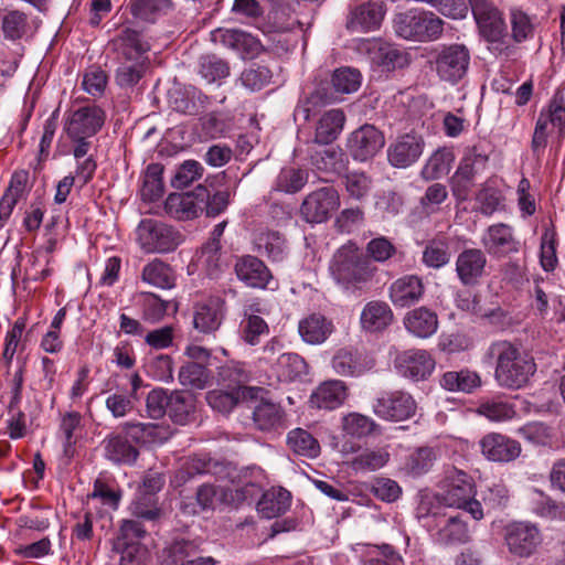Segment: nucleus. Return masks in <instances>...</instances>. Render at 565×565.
<instances>
[{
    "label": "nucleus",
    "instance_id": "nucleus-63",
    "mask_svg": "<svg viewBox=\"0 0 565 565\" xmlns=\"http://www.w3.org/2000/svg\"><path fill=\"white\" fill-rule=\"evenodd\" d=\"M512 38L521 43L533 36L534 24L527 13L522 10L513 9L510 13Z\"/></svg>",
    "mask_w": 565,
    "mask_h": 565
},
{
    "label": "nucleus",
    "instance_id": "nucleus-25",
    "mask_svg": "<svg viewBox=\"0 0 565 565\" xmlns=\"http://www.w3.org/2000/svg\"><path fill=\"white\" fill-rule=\"evenodd\" d=\"M348 397V387L343 381L329 380L321 383L310 395V406L332 411L340 407Z\"/></svg>",
    "mask_w": 565,
    "mask_h": 565
},
{
    "label": "nucleus",
    "instance_id": "nucleus-18",
    "mask_svg": "<svg viewBox=\"0 0 565 565\" xmlns=\"http://www.w3.org/2000/svg\"><path fill=\"white\" fill-rule=\"evenodd\" d=\"M481 454L490 461L509 462L521 454V445L505 435L489 433L479 441Z\"/></svg>",
    "mask_w": 565,
    "mask_h": 565
},
{
    "label": "nucleus",
    "instance_id": "nucleus-44",
    "mask_svg": "<svg viewBox=\"0 0 565 565\" xmlns=\"http://www.w3.org/2000/svg\"><path fill=\"white\" fill-rule=\"evenodd\" d=\"M143 282L161 289H170L174 286L175 277L171 267L161 259H153L148 263L142 271Z\"/></svg>",
    "mask_w": 565,
    "mask_h": 565
},
{
    "label": "nucleus",
    "instance_id": "nucleus-31",
    "mask_svg": "<svg viewBox=\"0 0 565 565\" xmlns=\"http://www.w3.org/2000/svg\"><path fill=\"white\" fill-rule=\"evenodd\" d=\"M393 321V311L384 301L373 300L367 302L360 316L363 330L380 332L386 329Z\"/></svg>",
    "mask_w": 565,
    "mask_h": 565
},
{
    "label": "nucleus",
    "instance_id": "nucleus-54",
    "mask_svg": "<svg viewBox=\"0 0 565 565\" xmlns=\"http://www.w3.org/2000/svg\"><path fill=\"white\" fill-rule=\"evenodd\" d=\"M452 156L445 150L435 151L420 171V175L426 181L436 180L447 174L450 170Z\"/></svg>",
    "mask_w": 565,
    "mask_h": 565
},
{
    "label": "nucleus",
    "instance_id": "nucleus-5",
    "mask_svg": "<svg viewBox=\"0 0 565 565\" xmlns=\"http://www.w3.org/2000/svg\"><path fill=\"white\" fill-rule=\"evenodd\" d=\"M444 21L430 11L409 10L395 15L394 29L398 36L413 41H434L444 30Z\"/></svg>",
    "mask_w": 565,
    "mask_h": 565
},
{
    "label": "nucleus",
    "instance_id": "nucleus-41",
    "mask_svg": "<svg viewBox=\"0 0 565 565\" xmlns=\"http://www.w3.org/2000/svg\"><path fill=\"white\" fill-rule=\"evenodd\" d=\"M333 371L341 376H359L367 370L358 351L350 349L339 350L332 358Z\"/></svg>",
    "mask_w": 565,
    "mask_h": 565
},
{
    "label": "nucleus",
    "instance_id": "nucleus-15",
    "mask_svg": "<svg viewBox=\"0 0 565 565\" xmlns=\"http://www.w3.org/2000/svg\"><path fill=\"white\" fill-rule=\"evenodd\" d=\"M205 198L204 185H198L190 192L171 193L164 202V211L177 220H193L202 214L201 205Z\"/></svg>",
    "mask_w": 565,
    "mask_h": 565
},
{
    "label": "nucleus",
    "instance_id": "nucleus-22",
    "mask_svg": "<svg viewBox=\"0 0 565 565\" xmlns=\"http://www.w3.org/2000/svg\"><path fill=\"white\" fill-rule=\"evenodd\" d=\"M383 6L369 1L350 10L347 20V29L352 32H369L380 28L384 18Z\"/></svg>",
    "mask_w": 565,
    "mask_h": 565
},
{
    "label": "nucleus",
    "instance_id": "nucleus-23",
    "mask_svg": "<svg viewBox=\"0 0 565 565\" xmlns=\"http://www.w3.org/2000/svg\"><path fill=\"white\" fill-rule=\"evenodd\" d=\"M425 286L420 277L405 275L393 281L388 296L394 306L405 308L417 303L424 296Z\"/></svg>",
    "mask_w": 565,
    "mask_h": 565
},
{
    "label": "nucleus",
    "instance_id": "nucleus-9",
    "mask_svg": "<svg viewBox=\"0 0 565 565\" xmlns=\"http://www.w3.org/2000/svg\"><path fill=\"white\" fill-rule=\"evenodd\" d=\"M416 407L413 396L404 391L385 392L372 405L377 417L392 422L411 418L415 415Z\"/></svg>",
    "mask_w": 565,
    "mask_h": 565
},
{
    "label": "nucleus",
    "instance_id": "nucleus-13",
    "mask_svg": "<svg viewBox=\"0 0 565 565\" xmlns=\"http://www.w3.org/2000/svg\"><path fill=\"white\" fill-rule=\"evenodd\" d=\"M105 122V111L96 106H84L72 111L65 120L63 130L68 138L93 137Z\"/></svg>",
    "mask_w": 565,
    "mask_h": 565
},
{
    "label": "nucleus",
    "instance_id": "nucleus-19",
    "mask_svg": "<svg viewBox=\"0 0 565 565\" xmlns=\"http://www.w3.org/2000/svg\"><path fill=\"white\" fill-rule=\"evenodd\" d=\"M557 127L562 132L565 128V107L551 104L546 111H542L536 120L531 148L533 153L539 157L547 146L548 127Z\"/></svg>",
    "mask_w": 565,
    "mask_h": 565
},
{
    "label": "nucleus",
    "instance_id": "nucleus-49",
    "mask_svg": "<svg viewBox=\"0 0 565 565\" xmlns=\"http://www.w3.org/2000/svg\"><path fill=\"white\" fill-rule=\"evenodd\" d=\"M373 60L385 72L404 68L409 63L408 54L392 44L380 45Z\"/></svg>",
    "mask_w": 565,
    "mask_h": 565
},
{
    "label": "nucleus",
    "instance_id": "nucleus-7",
    "mask_svg": "<svg viewBox=\"0 0 565 565\" xmlns=\"http://www.w3.org/2000/svg\"><path fill=\"white\" fill-rule=\"evenodd\" d=\"M470 52L463 44L443 46L435 55L434 70L440 81L457 84L468 73Z\"/></svg>",
    "mask_w": 565,
    "mask_h": 565
},
{
    "label": "nucleus",
    "instance_id": "nucleus-53",
    "mask_svg": "<svg viewBox=\"0 0 565 565\" xmlns=\"http://www.w3.org/2000/svg\"><path fill=\"white\" fill-rule=\"evenodd\" d=\"M449 244L445 239H433L423 252V263L434 269H439L450 262Z\"/></svg>",
    "mask_w": 565,
    "mask_h": 565
},
{
    "label": "nucleus",
    "instance_id": "nucleus-24",
    "mask_svg": "<svg viewBox=\"0 0 565 565\" xmlns=\"http://www.w3.org/2000/svg\"><path fill=\"white\" fill-rule=\"evenodd\" d=\"M423 148L420 137L405 135L388 147L387 159L393 167L407 168L419 159Z\"/></svg>",
    "mask_w": 565,
    "mask_h": 565
},
{
    "label": "nucleus",
    "instance_id": "nucleus-37",
    "mask_svg": "<svg viewBox=\"0 0 565 565\" xmlns=\"http://www.w3.org/2000/svg\"><path fill=\"white\" fill-rule=\"evenodd\" d=\"M286 444L294 454L310 459L317 458L321 451L320 444L312 434L300 427L288 431Z\"/></svg>",
    "mask_w": 565,
    "mask_h": 565
},
{
    "label": "nucleus",
    "instance_id": "nucleus-48",
    "mask_svg": "<svg viewBox=\"0 0 565 565\" xmlns=\"http://www.w3.org/2000/svg\"><path fill=\"white\" fill-rule=\"evenodd\" d=\"M172 8V0H134L131 13L137 19L154 22L159 17L170 12Z\"/></svg>",
    "mask_w": 565,
    "mask_h": 565
},
{
    "label": "nucleus",
    "instance_id": "nucleus-35",
    "mask_svg": "<svg viewBox=\"0 0 565 565\" xmlns=\"http://www.w3.org/2000/svg\"><path fill=\"white\" fill-rule=\"evenodd\" d=\"M279 381L292 382L308 374V364L297 353H281L274 363Z\"/></svg>",
    "mask_w": 565,
    "mask_h": 565
},
{
    "label": "nucleus",
    "instance_id": "nucleus-64",
    "mask_svg": "<svg viewBox=\"0 0 565 565\" xmlns=\"http://www.w3.org/2000/svg\"><path fill=\"white\" fill-rule=\"evenodd\" d=\"M200 74L209 83L225 78L230 74L228 64L215 55H205L200 61Z\"/></svg>",
    "mask_w": 565,
    "mask_h": 565
},
{
    "label": "nucleus",
    "instance_id": "nucleus-62",
    "mask_svg": "<svg viewBox=\"0 0 565 565\" xmlns=\"http://www.w3.org/2000/svg\"><path fill=\"white\" fill-rule=\"evenodd\" d=\"M130 511L134 516L147 521H156L162 515V510L158 507L157 499L143 493H140L130 504Z\"/></svg>",
    "mask_w": 565,
    "mask_h": 565
},
{
    "label": "nucleus",
    "instance_id": "nucleus-12",
    "mask_svg": "<svg viewBox=\"0 0 565 565\" xmlns=\"http://www.w3.org/2000/svg\"><path fill=\"white\" fill-rule=\"evenodd\" d=\"M469 3L480 34L488 42H501L507 36V26L497 7L488 0H469Z\"/></svg>",
    "mask_w": 565,
    "mask_h": 565
},
{
    "label": "nucleus",
    "instance_id": "nucleus-4",
    "mask_svg": "<svg viewBox=\"0 0 565 565\" xmlns=\"http://www.w3.org/2000/svg\"><path fill=\"white\" fill-rule=\"evenodd\" d=\"M476 493L472 478L462 470L450 468L440 482L436 499L446 507L465 510L479 521L484 514L481 503L475 498Z\"/></svg>",
    "mask_w": 565,
    "mask_h": 565
},
{
    "label": "nucleus",
    "instance_id": "nucleus-17",
    "mask_svg": "<svg viewBox=\"0 0 565 565\" xmlns=\"http://www.w3.org/2000/svg\"><path fill=\"white\" fill-rule=\"evenodd\" d=\"M481 244L486 252L494 257H504L511 253H516L520 247L513 228L503 223L489 226L481 237Z\"/></svg>",
    "mask_w": 565,
    "mask_h": 565
},
{
    "label": "nucleus",
    "instance_id": "nucleus-58",
    "mask_svg": "<svg viewBox=\"0 0 565 565\" xmlns=\"http://www.w3.org/2000/svg\"><path fill=\"white\" fill-rule=\"evenodd\" d=\"M242 397L244 396L238 394V391L212 390L206 393L205 399L213 409L227 414L235 408Z\"/></svg>",
    "mask_w": 565,
    "mask_h": 565
},
{
    "label": "nucleus",
    "instance_id": "nucleus-59",
    "mask_svg": "<svg viewBox=\"0 0 565 565\" xmlns=\"http://www.w3.org/2000/svg\"><path fill=\"white\" fill-rule=\"evenodd\" d=\"M204 168L195 160H186L175 171L171 179V185L175 189H183L202 178Z\"/></svg>",
    "mask_w": 565,
    "mask_h": 565
},
{
    "label": "nucleus",
    "instance_id": "nucleus-56",
    "mask_svg": "<svg viewBox=\"0 0 565 565\" xmlns=\"http://www.w3.org/2000/svg\"><path fill=\"white\" fill-rule=\"evenodd\" d=\"M341 149H324L311 156L312 166L322 172L339 173L344 169Z\"/></svg>",
    "mask_w": 565,
    "mask_h": 565
},
{
    "label": "nucleus",
    "instance_id": "nucleus-26",
    "mask_svg": "<svg viewBox=\"0 0 565 565\" xmlns=\"http://www.w3.org/2000/svg\"><path fill=\"white\" fill-rule=\"evenodd\" d=\"M224 300L215 297L194 308L193 326L202 333H212L222 324L224 318Z\"/></svg>",
    "mask_w": 565,
    "mask_h": 565
},
{
    "label": "nucleus",
    "instance_id": "nucleus-20",
    "mask_svg": "<svg viewBox=\"0 0 565 565\" xmlns=\"http://www.w3.org/2000/svg\"><path fill=\"white\" fill-rule=\"evenodd\" d=\"M487 265L486 254L478 248L463 249L456 259V273L463 286H475L482 278Z\"/></svg>",
    "mask_w": 565,
    "mask_h": 565
},
{
    "label": "nucleus",
    "instance_id": "nucleus-47",
    "mask_svg": "<svg viewBox=\"0 0 565 565\" xmlns=\"http://www.w3.org/2000/svg\"><path fill=\"white\" fill-rule=\"evenodd\" d=\"M179 382L182 386L204 390L211 381V373L205 364L186 362L179 370Z\"/></svg>",
    "mask_w": 565,
    "mask_h": 565
},
{
    "label": "nucleus",
    "instance_id": "nucleus-14",
    "mask_svg": "<svg viewBox=\"0 0 565 565\" xmlns=\"http://www.w3.org/2000/svg\"><path fill=\"white\" fill-rule=\"evenodd\" d=\"M384 143V136L377 128L363 125L350 134L347 149L354 160L363 162L373 158Z\"/></svg>",
    "mask_w": 565,
    "mask_h": 565
},
{
    "label": "nucleus",
    "instance_id": "nucleus-21",
    "mask_svg": "<svg viewBox=\"0 0 565 565\" xmlns=\"http://www.w3.org/2000/svg\"><path fill=\"white\" fill-rule=\"evenodd\" d=\"M234 271L238 280L250 288L265 289L273 278L267 266L259 258L252 255L237 258Z\"/></svg>",
    "mask_w": 565,
    "mask_h": 565
},
{
    "label": "nucleus",
    "instance_id": "nucleus-3",
    "mask_svg": "<svg viewBox=\"0 0 565 565\" xmlns=\"http://www.w3.org/2000/svg\"><path fill=\"white\" fill-rule=\"evenodd\" d=\"M329 270L337 284L355 291L372 280L376 267L355 243L349 242L335 250Z\"/></svg>",
    "mask_w": 565,
    "mask_h": 565
},
{
    "label": "nucleus",
    "instance_id": "nucleus-57",
    "mask_svg": "<svg viewBox=\"0 0 565 565\" xmlns=\"http://www.w3.org/2000/svg\"><path fill=\"white\" fill-rule=\"evenodd\" d=\"M258 248L273 262H281L287 256L285 238L277 232L262 233L257 239Z\"/></svg>",
    "mask_w": 565,
    "mask_h": 565
},
{
    "label": "nucleus",
    "instance_id": "nucleus-52",
    "mask_svg": "<svg viewBox=\"0 0 565 565\" xmlns=\"http://www.w3.org/2000/svg\"><path fill=\"white\" fill-rule=\"evenodd\" d=\"M376 428L377 424L371 417L360 413H350L342 418L343 431L353 438L366 437Z\"/></svg>",
    "mask_w": 565,
    "mask_h": 565
},
{
    "label": "nucleus",
    "instance_id": "nucleus-30",
    "mask_svg": "<svg viewBox=\"0 0 565 565\" xmlns=\"http://www.w3.org/2000/svg\"><path fill=\"white\" fill-rule=\"evenodd\" d=\"M404 326L414 337L427 339L437 331L438 317L428 308L420 307L406 313Z\"/></svg>",
    "mask_w": 565,
    "mask_h": 565
},
{
    "label": "nucleus",
    "instance_id": "nucleus-40",
    "mask_svg": "<svg viewBox=\"0 0 565 565\" xmlns=\"http://www.w3.org/2000/svg\"><path fill=\"white\" fill-rule=\"evenodd\" d=\"M290 507V493L285 489L266 491L257 503L258 512L266 519L284 514Z\"/></svg>",
    "mask_w": 565,
    "mask_h": 565
},
{
    "label": "nucleus",
    "instance_id": "nucleus-46",
    "mask_svg": "<svg viewBox=\"0 0 565 565\" xmlns=\"http://www.w3.org/2000/svg\"><path fill=\"white\" fill-rule=\"evenodd\" d=\"M233 500V491L224 487L203 484L196 491V502L202 510H215Z\"/></svg>",
    "mask_w": 565,
    "mask_h": 565
},
{
    "label": "nucleus",
    "instance_id": "nucleus-61",
    "mask_svg": "<svg viewBox=\"0 0 565 565\" xmlns=\"http://www.w3.org/2000/svg\"><path fill=\"white\" fill-rule=\"evenodd\" d=\"M271 76L273 74L267 66L253 65L243 71L239 81L247 89L255 92L260 90L269 84Z\"/></svg>",
    "mask_w": 565,
    "mask_h": 565
},
{
    "label": "nucleus",
    "instance_id": "nucleus-33",
    "mask_svg": "<svg viewBox=\"0 0 565 565\" xmlns=\"http://www.w3.org/2000/svg\"><path fill=\"white\" fill-rule=\"evenodd\" d=\"M345 122L344 113L341 109L326 111L317 122L313 142L329 145L341 134Z\"/></svg>",
    "mask_w": 565,
    "mask_h": 565
},
{
    "label": "nucleus",
    "instance_id": "nucleus-10",
    "mask_svg": "<svg viewBox=\"0 0 565 565\" xmlns=\"http://www.w3.org/2000/svg\"><path fill=\"white\" fill-rule=\"evenodd\" d=\"M340 206V196L333 186H323L309 193L300 207L302 217L309 223L327 221Z\"/></svg>",
    "mask_w": 565,
    "mask_h": 565
},
{
    "label": "nucleus",
    "instance_id": "nucleus-6",
    "mask_svg": "<svg viewBox=\"0 0 565 565\" xmlns=\"http://www.w3.org/2000/svg\"><path fill=\"white\" fill-rule=\"evenodd\" d=\"M182 239L179 231L156 220H142L137 227L138 244L147 254L172 252L182 243Z\"/></svg>",
    "mask_w": 565,
    "mask_h": 565
},
{
    "label": "nucleus",
    "instance_id": "nucleus-32",
    "mask_svg": "<svg viewBox=\"0 0 565 565\" xmlns=\"http://www.w3.org/2000/svg\"><path fill=\"white\" fill-rule=\"evenodd\" d=\"M249 380L250 374L244 363L231 361L218 367V384L226 386L228 390L238 391V394L243 396L254 390V387L246 385Z\"/></svg>",
    "mask_w": 565,
    "mask_h": 565
},
{
    "label": "nucleus",
    "instance_id": "nucleus-28",
    "mask_svg": "<svg viewBox=\"0 0 565 565\" xmlns=\"http://www.w3.org/2000/svg\"><path fill=\"white\" fill-rule=\"evenodd\" d=\"M334 331L333 322L320 313H312L299 321L298 332L309 344L323 343Z\"/></svg>",
    "mask_w": 565,
    "mask_h": 565
},
{
    "label": "nucleus",
    "instance_id": "nucleus-50",
    "mask_svg": "<svg viewBox=\"0 0 565 565\" xmlns=\"http://www.w3.org/2000/svg\"><path fill=\"white\" fill-rule=\"evenodd\" d=\"M163 166L161 163H150L147 167L142 188H141V198L145 201H156L158 200L162 193H163V181H162V174H163Z\"/></svg>",
    "mask_w": 565,
    "mask_h": 565
},
{
    "label": "nucleus",
    "instance_id": "nucleus-55",
    "mask_svg": "<svg viewBox=\"0 0 565 565\" xmlns=\"http://www.w3.org/2000/svg\"><path fill=\"white\" fill-rule=\"evenodd\" d=\"M308 181V172L303 169L288 167L279 172L275 189L286 193H296L303 188Z\"/></svg>",
    "mask_w": 565,
    "mask_h": 565
},
{
    "label": "nucleus",
    "instance_id": "nucleus-36",
    "mask_svg": "<svg viewBox=\"0 0 565 565\" xmlns=\"http://www.w3.org/2000/svg\"><path fill=\"white\" fill-rule=\"evenodd\" d=\"M439 383L447 391L469 394L481 385V377L476 371L462 369L444 373Z\"/></svg>",
    "mask_w": 565,
    "mask_h": 565
},
{
    "label": "nucleus",
    "instance_id": "nucleus-45",
    "mask_svg": "<svg viewBox=\"0 0 565 565\" xmlns=\"http://www.w3.org/2000/svg\"><path fill=\"white\" fill-rule=\"evenodd\" d=\"M388 460L386 448H365L352 458L350 466L355 472H371L383 468Z\"/></svg>",
    "mask_w": 565,
    "mask_h": 565
},
{
    "label": "nucleus",
    "instance_id": "nucleus-60",
    "mask_svg": "<svg viewBox=\"0 0 565 565\" xmlns=\"http://www.w3.org/2000/svg\"><path fill=\"white\" fill-rule=\"evenodd\" d=\"M329 103V98L321 89H316L309 96L301 99L295 108V118L308 121L315 116L321 106Z\"/></svg>",
    "mask_w": 565,
    "mask_h": 565
},
{
    "label": "nucleus",
    "instance_id": "nucleus-38",
    "mask_svg": "<svg viewBox=\"0 0 565 565\" xmlns=\"http://www.w3.org/2000/svg\"><path fill=\"white\" fill-rule=\"evenodd\" d=\"M104 444L106 457L116 463L132 465L139 456L138 449L128 441L126 436L110 435Z\"/></svg>",
    "mask_w": 565,
    "mask_h": 565
},
{
    "label": "nucleus",
    "instance_id": "nucleus-16",
    "mask_svg": "<svg viewBox=\"0 0 565 565\" xmlns=\"http://www.w3.org/2000/svg\"><path fill=\"white\" fill-rule=\"evenodd\" d=\"M505 542L512 554L529 557L542 543V536L535 525L519 522L507 526Z\"/></svg>",
    "mask_w": 565,
    "mask_h": 565
},
{
    "label": "nucleus",
    "instance_id": "nucleus-39",
    "mask_svg": "<svg viewBox=\"0 0 565 565\" xmlns=\"http://www.w3.org/2000/svg\"><path fill=\"white\" fill-rule=\"evenodd\" d=\"M195 398L183 391L170 392V401L167 414L179 425H186L194 416Z\"/></svg>",
    "mask_w": 565,
    "mask_h": 565
},
{
    "label": "nucleus",
    "instance_id": "nucleus-42",
    "mask_svg": "<svg viewBox=\"0 0 565 565\" xmlns=\"http://www.w3.org/2000/svg\"><path fill=\"white\" fill-rule=\"evenodd\" d=\"M477 413L494 423L510 420L516 415L514 405L502 396L481 401L477 407Z\"/></svg>",
    "mask_w": 565,
    "mask_h": 565
},
{
    "label": "nucleus",
    "instance_id": "nucleus-29",
    "mask_svg": "<svg viewBox=\"0 0 565 565\" xmlns=\"http://www.w3.org/2000/svg\"><path fill=\"white\" fill-rule=\"evenodd\" d=\"M355 552L362 565H404L401 554L390 544H358Z\"/></svg>",
    "mask_w": 565,
    "mask_h": 565
},
{
    "label": "nucleus",
    "instance_id": "nucleus-11",
    "mask_svg": "<svg viewBox=\"0 0 565 565\" xmlns=\"http://www.w3.org/2000/svg\"><path fill=\"white\" fill-rule=\"evenodd\" d=\"M435 365V359L424 349L395 350L394 367L404 377L425 380L433 373Z\"/></svg>",
    "mask_w": 565,
    "mask_h": 565
},
{
    "label": "nucleus",
    "instance_id": "nucleus-27",
    "mask_svg": "<svg viewBox=\"0 0 565 565\" xmlns=\"http://www.w3.org/2000/svg\"><path fill=\"white\" fill-rule=\"evenodd\" d=\"M253 422L260 431H277L286 427V414L277 403L262 399L253 409Z\"/></svg>",
    "mask_w": 565,
    "mask_h": 565
},
{
    "label": "nucleus",
    "instance_id": "nucleus-2",
    "mask_svg": "<svg viewBox=\"0 0 565 565\" xmlns=\"http://www.w3.org/2000/svg\"><path fill=\"white\" fill-rule=\"evenodd\" d=\"M113 45L119 61L116 83L120 87L137 85L150 65L149 42L140 32L126 28L113 40Z\"/></svg>",
    "mask_w": 565,
    "mask_h": 565
},
{
    "label": "nucleus",
    "instance_id": "nucleus-51",
    "mask_svg": "<svg viewBox=\"0 0 565 565\" xmlns=\"http://www.w3.org/2000/svg\"><path fill=\"white\" fill-rule=\"evenodd\" d=\"M488 163V154L478 146L467 148L456 171L470 179L481 173Z\"/></svg>",
    "mask_w": 565,
    "mask_h": 565
},
{
    "label": "nucleus",
    "instance_id": "nucleus-8",
    "mask_svg": "<svg viewBox=\"0 0 565 565\" xmlns=\"http://www.w3.org/2000/svg\"><path fill=\"white\" fill-rule=\"evenodd\" d=\"M425 525L433 532L436 542L441 545L463 544L469 541L467 524L457 515L441 514L438 508L427 510Z\"/></svg>",
    "mask_w": 565,
    "mask_h": 565
},
{
    "label": "nucleus",
    "instance_id": "nucleus-43",
    "mask_svg": "<svg viewBox=\"0 0 565 565\" xmlns=\"http://www.w3.org/2000/svg\"><path fill=\"white\" fill-rule=\"evenodd\" d=\"M437 459V452L430 447H419L411 452L402 465V470L412 477L427 473Z\"/></svg>",
    "mask_w": 565,
    "mask_h": 565
},
{
    "label": "nucleus",
    "instance_id": "nucleus-34",
    "mask_svg": "<svg viewBox=\"0 0 565 565\" xmlns=\"http://www.w3.org/2000/svg\"><path fill=\"white\" fill-rule=\"evenodd\" d=\"M212 41L237 51L256 52L259 42L250 34L235 29H217L211 34Z\"/></svg>",
    "mask_w": 565,
    "mask_h": 565
},
{
    "label": "nucleus",
    "instance_id": "nucleus-1",
    "mask_svg": "<svg viewBox=\"0 0 565 565\" xmlns=\"http://www.w3.org/2000/svg\"><path fill=\"white\" fill-rule=\"evenodd\" d=\"M483 361L494 364V380L507 390L526 386L536 372L534 358L520 343L509 340L492 341L483 353Z\"/></svg>",
    "mask_w": 565,
    "mask_h": 565
}]
</instances>
